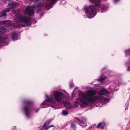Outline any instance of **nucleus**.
I'll return each instance as SVG.
<instances>
[{
    "mask_svg": "<svg viewBox=\"0 0 130 130\" xmlns=\"http://www.w3.org/2000/svg\"><path fill=\"white\" fill-rule=\"evenodd\" d=\"M52 126H53V127H54V126L52 125H51L50 126V127H52Z\"/></svg>",
    "mask_w": 130,
    "mask_h": 130,
    "instance_id": "obj_27",
    "label": "nucleus"
},
{
    "mask_svg": "<svg viewBox=\"0 0 130 130\" xmlns=\"http://www.w3.org/2000/svg\"><path fill=\"white\" fill-rule=\"evenodd\" d=\"M68 114V113L67 111L63 110L62 111V114L63 116H66Z\"/></svg>",
    "mask_w": 130,
    "mask_h": 130,
    "instance_id": "obj_19",
    "label": "nucleus"
},
{
    "mask_svg": "<svg viewBox=\"0 0 130 130\" xmlns=\"http://www.w3.org/2000/svg\"><path fill=\"white\" fill-rule=\"evenodd\" d=\"M24 109L26 116L27 117L29 118L30 117V113L28 106H27L24 107Z\"/></svg>",
    "mask_w": 130,
    "mask_h": 130,
    "instance_id": "obj_6",
    "label": "nucleus"
},
{
    "mask_svg": "<svg viewBox=\"0 0 130 130\" xmlns=\"http://www.w3.org/2000/svg\"><path fill=\"white\" fill-rule=\"evenodd\" d=\"M54 95L56 100L59 102L61 103L63 100V93L61 92L55 91L54 93Z\"/></svg>",
    "mask_w": 130,
    "mask_h": 130,
    "instance_id": "obj_4",
    "label": "nucleus"
},
{
    "mask_svg": "<svg viewBox=\"0 0 130 130\" xmlns=\"http://www.w3.org/2000/svg\"><path fill=\"white\" fill-rule=\"evenodd\" d=\"M6 13L5 12H3V13L0 15V18L6 16Z\"/></svg>",
    "mask_w": 130,
    "mask_h": 130,
    "instance_id": "obj_21",
    "label": "nucleus"
},
{
    "mask_svg": "<svg viewBox=\"0 0 130 130\" xmlns=\"http://www.w3.org/2000/svg\"><path fill=\"white\" fill-rule=\"evenodd\" d=\"M46 96L47 98L46 100L51 103L54 104L55 103V101L53 97H48L46 94Z\"/></svg>",
    "mask_w": 130,
    "mask_h": 130,
    "instance_id": "obj_8",
    "label": "nucleus"
},
{
    "mask_svg": "<svg viewBox=\"0 0 130 130\" xmlns=\"http://www.w3.org/2000/svg\"><path fill=\"white\" fill-rule=\"evenodd\" d=\"M9 40V39L7 37L3 38H1L0 37V42H3L6 43L8 42Z\"/></svg>",
    "mask_w": 130,
    "mask_h": 130,
    "instance_id": "obj_9",
    "label": "nucleus"
},
{
    "mask_svg": "<svg viewBox=\"0 0 130 130\" xmlns=\"http://www.w3.org/2000/svg\"><path fill=\"white\" fill-rule=\"evenodd\" d=\"M10 23V21H4L2 22L3 24L5 25H6L7 24L9 23Z\"/></svg>",
    "mask_w": 130,
    "mask_h": 130,
    "instance_id": "obj_16",
    "label": "nucleus"
},
{
    "mask_svg": "<svg viewBox=\"0 0 130 130\" xmlns=\"http://www.w3.org/2000/svg\"><path fill=\"white\" fill-rule=\"evenodd\" d=\"M82 104H80L79 102L77 101V102H75L74 103V106L75 107H77L79 105L82 106Z\"/></svg>",
    "mask_w": 130,
    "mask_h": 130,
    "instance_id": "obj_14",
    "label": "nucleus"
},
{
    "mask_svg": "<svg viewBox=\"0 0 130 130\" xmlns=\"http://www.w3.org/2000/svg\"><path fill=\"white\" fill-rule=\"evenodd\" d=\"M11 9V8L9 7L7 9H5L3 12H5V13L6 12H7L9 11Z\"/></svg>",
    "mask_w": 130,
    "mask_h": 130,
    "instance_id": "obj_22",
    "label": "nucleus"
},
{
    "mask_svg": "<svg viewBox=\"0 0 130 130\" xmlns=\"http://www.w3.org/2000/svg\"><path fill=\"white\" fill-rule=\"evenodd\" d=\"M105 126V123L104 122L100 123L96 127L97 128H103Z\"/></svg>",
    "mask_w": 130,
    "mask_h": 130,
    "instance_id": "obj_12",
    "label": "nucleus"
},
{
    "mask_svg": "<svg viewBox=\"0 0 130 130\" xmlns=\"http://www.w3.org/2000/svg\"><path fill=\"white\" fill-rule=\"evenodd\" d=\"M12 39L13 40H17L18 39V36L15 32L12 34Z\"/></svg>",
    "mask_w": 130,
    "mask_h": 130,
    "instance_id": "obj_11",
    "label": "nucleus"
},
{
    "mask_svg": "<svg viewBox=\"0 0 130 130\" xmlns=\"http://www.w3.org/2000/svg\"><path fill=\"white\" fill-rule=\"evenodd\" d=\"M71 126L74 130H76V124L74 123L73 122H72Z\"/></svg>",
    "mask_w": 130,
    "mask_h": 130,
    "instance_id": "obj_13",
    "label": "nucleus"
},
{
    "mask_svg": "<svg viewBox=\"0 0 130 130\" xmlns=\"http://www.w3.org/2000/svg\"><path fill=\"white\" fill-rule=\"evenodd\" d=\"M109 88L110 89L111 91H113L115 90V87L112 85L110 86L109 87Z\"/></svg>",
    "mask_w": 130,
    "mask_h": 130,
    "instance_id": "obj_20",
    "label": "nucleus"
},
{
    "mask_svg": "<svg viewBox=\"0 0 130 130\" xmlns=\"http://www.w3.org/2000/svg\"><path fill=\"white\" fill-rule=\"evenodd\" d=\"M87 121L86 119L84 118H81V121L77 118H75V121L76 122H77L79 124L81 125L82 127H84L87 126L86 122Z\"/></svg>",
    "mask_w": 130,
    "mask_h": 130,
    "instance_id": "obj_5",
    "label": "nucleus"
},
{
    "mask_svg": "<svg viewBox=\"0 0 130 130\" xmlns=\"http://www.w3.org/2000/svg\"><path fill=\"white\" fill-rule=\"evenodd\" d=\"M73 85L72 84H70V87L71 88H72L73 87Z\"/></svg>",
    "mask_w": 130,
    "mask_h": 130,
    "instance_id": "obj_24",
    "label": "nucleus"
},
{
    "mask_svg": "<svg viewBox=\"0 0 130 130\" xmlns=\"http://www.w3.org/2000/svg\"><path fill=\"white\" fill-rule=\"evenodd\" d=\"M9 31L7 29L4 27H1L0 28V34H4Z\"/></svg>",
    "mask_w": 130,
    "mask_h": 130,
    "instance_id": "obj_10",
    "label": "nucleus"
},
{
    "mask_svg": "<svg viewBox=\"0 0 130 130\" xmlns=\"http://www.w3.org/2000/svg\"><path fill=\"white\" fill-rule=\"evenodd\" d=\"M38 111H39L38 109H37L36 110L35 112H38Z\"/></svg>",
    "mask_w": 130,
    "mask_h": 130,
    "instance_id": "obj_25",
    "label": "nucleus"
},
{
    "mask_svg": "<svg viewBox=\"0 0 130 130\" xmlns=\"http://www.w3.org/2000/svg\"><path fill=\"white\" fill-rule=\"evenodd\" d=\"M63 103L64 104V106H66V109H69L71 108V106L69 101H64L63 102Z\"/></svg>",
    "mask_w": 130,
    "mask_h": 130,
    "instance_id": "obj_7",
    "label": "nucleus"
},
{
    "mask_svg": "<svg viewBox=\"0 0 130 130\" xmlns=\"http://www.w3.org/2000/svg\"><path fill=\"white\" fill-rule=\"evenodd\" d=\"M87 17V16H86V17H84H84L85 18H86V17Z\"/></svg>",
    "mask_w": 130,
    "mask_h": 130,
    "instance_id": "obj_29",
    "label": "nucleus"
},
{
    "mask_svg": "<svg viewBox=\"0 0 130 130\" xmlns=\"http://www.w3.org/2000/svg\"><path fill=\"white\" fill-rule=\"evenodd\" d=\"M106 78V77H104L103 78H101V79L99 80H98V81H101V80H104Z\"/></svg>",
    "mask_w": 130,
    "mask_h": 130,
    "instance_id": "obj_23",
    "label": "nucleus"
},
{
    "mask_svg": "<svg viewBox=\"0 0 130 130\" xmlns=\"http://www.w3.org/2000/svg\"><path fill=\"white\" fill-rule=\"evenodd\" d=\"M130 67H128V69H127V70L128 71H129V70H130Z\"/></svg>",
    "mask_w": 130,
    "mask_h": 130,
    "instance_id": "obj_26",
    "label": "nucleus"
},
{
    "mask_svg": "<svg viewBox=\"0 0 130 130\" xmlns=\"http://www.w3.org/2000/svg\"><path fill=\"white\" fill-rule=\"evenodd\" d=\"M45 125V124H44V125Z\"/></svg>",
    "mask_w": 130,
    "mask_h": 130,
    "instance_id": "obj_30",
    "label": "nucleus"
},
{
    "mask_svg": "<svg viewBox=\"0 0 130 130\" xmlns=\"http://www.w3.org/2000/svg\"><path fill=\"white\" fill-rule=\"evenodd\" d=\"M127 108V107H126V109H126Z\"/></svg>",
    "mask_w": 130,
    "mask_h": 130,
    "instance_id": "obj_28",
    "label": "nucleus"
},
{
    "mask_svg": "<svg viewBox=\"0 0 130 130\" xmlns=\"http://www.w3.org/2000/svg\"><path fill=\"white\" fill-rule=\"evenodd\" d=\"M18 5L17 3H12L11 7L12 8H13L15 7Z\"/></svg>",
    "mask_w": 130,
    "mask_h": 130,
    "instance_id": "obj_17",
    "label": "nucleus"
},
{
    "mask_svg": "<svg viewBox=\"0 0 130 130\" xmlns=\"http://www.w3.org/2000/svg\"><path fill=\"white\" fill-rule=\"evenodd\" d=\"M46 101H45L44 102L41 104L42 105V107H47L48 105L46 104V103H45Z\"/></svg>",
    "mask_w": 130,
    "mask_h": 130,
    "instance_id": "obj_18",
    "label": "nucleus"
},
{
    "mask_svg": "<svg viewBox=\"0 0 130 130\" xmlns=\"http://www.w3.org/2000/svg\"><path fill=\"white\" fill-rule=\"evenodd\" d=\"M15 20L17 22H19L21 21L26 24V26H30L31 24V19L28 17H25L21 15L17 16Z\"/></svg>",
    "mask_w": 130,
    "mask_h": 130,
    "instance_id": "obj_3",
    "label": "nucleus"
},
{
    "mask_svg": "<svg viewBox=\"0 0 130 130\" xmlns=\"http://www.w3.org/2000/svg\"><path fill=\"white\" fill-rule=\"evenodd\" d=\"M89 0L92 3H94L95 5V6H85L84 8L89 18L93 17L96 14L98 10H101L102 12L107 10V8L105 5H101L100 1H99L95 2V0Z\"/></svg>",
    "mask_w": 130,
    "mask_h": 130,
    "instance_id": "obj_2",
    "label": "nucleus"
},
{
    "mask_svg": "<svg viewBox=\"0 0 130 130\" xmlns=\"http://www.w3.org/2000/svg\"><path fill=\"white\" fill-rule=\"evenodd\" d=\"M9 27H11V26H9Z\"/></svg>",
    "mask_w": 130,
    "mask_h": 130,
    "instance_id": "obj_31",
    "label": "nucleus"
},
{
    "mask_svg": "<svg viewBox=\"0 0 130 130\" xmlns=\"http://www.w3.org/2000/svg\"><path fill=\"white\" fill-rule=\"evenodd\" d=\"M126 55L127 56L130 55V48L125 51Z\"/></svg>",
    "mask_w": 130,
    "mask_h": 130,
    "instance_id": "obj_15",
    "label": "nucleus"
},
{
    "mask_svg": "<svg viewBox=\"0 0 130 130\" xmlns=\"http://www.w3.org/2000/svg\"><path fill=\"white\" fill-rule=\"evenodd\" d=\"M110 94V93L105 89L102 88L99 91L98 95L94 96L96 94L95 91L93 90H89L80 94L79 100L83 106L84 105H87L88 103H93L97 100L104 101L105 103L103 104H105L109 102V99L103 98V95Z\"/></svg>",
    "mask_w": 130,
    "mask_h": 130,
    "instance_id": "obj_1",
    "label": "nucleus"
}]
</instances>
